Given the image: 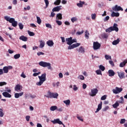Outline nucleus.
Here are the masks:
<instances>
[{"label": "nucleus", "mask_w": 127, "mask_h": 127, "mask_svg": "<svg viewBox=\"0 0 127 127\" xmlns=\"http://www.w3.org/2000/svg\"><path fill=\"white\" fill-rule=\"evenodd\" d=\"M25 118H26L27 122H29V120H30V116H26Z\"/></svg>", "instance_id": "nucleus-60"}, {"label": "nucleus", "mask_w": 127, "mask_h": 127, "mask_svg": "<svg viewBox=\"0 0 127 127\" xmlns=\"http://www.w3.org/2000/svg\"><path fill=\"white\" fill-rule=\"evenodd\" d=\"M61 7H62V6L60 5V6H57L56 7H55L53 8L52 11L55 12V11H60L61 9Z\"/></svg>", "instance_id": "nucleus-13"}, {"label": "nucleus", "mask_w": 127, "mask_h": 127, "mask_svg": "<svg viewBox=\"0 0 127 127\" xmlns=\"http://www.w3.org/2000/svg\"><path fill=\"white\" fill-rule=\"evenodd\" d=\"M37 22L38 24H41V19L38 16H37Z\"/></svg>", "instance_id": "nucleus-33"}, {"label": "nucleus", "mask_w": 127, "mask_h": 127, "mask_svg": "<svg viewBox=\"0 0 127 127\" xmlns=\"http://www.w3.org/2000/svg\"><path fill=\"white\" fill-rule=\"evenodd\" d=\"M127 63V60H124L122 63H121L120 64V67L121 68H123V67H125L126 66V64Z\"/></svg>", "instance_id": "nucleus-19"}, {"label": "nucleus", "mask_w": 127, "mask_h": 127, "mask_svg": "<svg viewBox=\"0 0 127 127\" xmlns=\"http://www.w3.org/2000/svg\"><path fill=\"white\" fill-rule=\"evenodd\" d=\"M20 57V54H16L14 56V59H18V58H19Z\"/></svg>", "instance_id": "nucleus-40"}, {"label": "nucleus", "mask_w": 127, "mask_h": 127, "mask_svg": "<svg viewBox=\"0 0 127 127\" xmlns=\"http://www.w3.org/2000/svg\"><path fill=\"white\" fill-rule=\"evenodd\" d=\"M73 90L74 91H77L78 90V87L75 85H73Z\"/></svg>", "instance_id": "nucleus-64"}, {"label": "nucleus", "mask_w": 127, "mask_h": 127, "mask_svg": "<svg viewBox=\"0 0 127 127\" xmlns=\"http://www.w3.org/2000/svg\"><path fill=\"white\" fill-rule=\"evenodd\" d=\"M71 21H72V22L74 23V22L77 21V18L73 17L71 18Z\"/></svg>", "instance_id": "nucleus-41"}, {"label": "nucleus", "mask_w": 127, "mask_h": 127, "mask_svg": "<svg viewBox=\"0 0 127 127\" xmlns=\"http://www.w3.org/2000/svg\"><path fill=\"white\" fill-rule=\"evenodd\" d=\"M19 27L21 30L23 29V25L22 23H19Z\"/></svg>", "instance_id": "nucleus-50"}, {"label": "nucleus", "mask_w": 127, "mask_h": 127, "mask_svg": "<svg viewBox=\"0 0 127 127\" xmlns=\"http://www.w3.org/2000/svg\"><path fill=\"white\" fill-rule=\"evenodd\" d=\"M65 41H66V44H67V45H72V37H70V38H66Z\"/></svg>", "instance_id": "nucleus-11"}, {"label": "nucleus", "mask_w": 127, "mask_h": 127, "mask_svg": "<svg viewBox=\"0 0 127 127\" xmlns=\"http://www.w3.org/2000/svg\"><path fill=\"white\" fill-rule=\"evenodd\" d=\"M112 31H116V32H118L119 31V28L118 27V24L114 23L113 25V26H111Z\"/></svg>", "instance_id": "nucleus-9"}, {"label": "nucleus", "mask_w": 127, "mask_h": 127, "mask_svg": "<svg viewBox=\"0 0 127 127\" xmlns=\"http://www.w3.org/2000/svg\"><path fill=\"white\" fill-rule=\"evenodd\" d=\"M109 19H110V16H107L104 19V21H108V20H109Z\"/></svg>", "instance_id": "nucleus-56"}, {"label": "nucleus", "mask_w": 127, "mask_h": 127, "mask_svg": "<svg viewBox=\"0 0 127 127\" xmlns=\"http://www.w3.org/2000/svg\"><path fill=\"white\" fill-rule=\"evenodd\" d=\"M2 94L3 97H5V98H10L11 97V95L7 92H4Z\"/></svg>", "instance_id": "nucleus-15"}, {"label": "nucleus", "mask_w": 127, "mask_h": 127, "mask_svg": "<svg viewBox=\"0 0 127 127\" xmlns=\"http://www.w3.org/2000/svg\"><path fill=\"white\" fill-rule=\"evenodd\" d=\"M112 31H113V30L112 29V27H110L106 29V32H108L109 33H110V32H112Z\"/></svg>", "instance_id": "nucleus-32"}, {"label": "nucleus", "mask_w": 127, "mask_h": 127, "mask_svg": "<svg viewBox=\"0 0 127 127\" xmlns=\"http://www.w3.org/2000/svg\"><path fill=\"white\" fill-rule=\"evenodd\" d=\"M44 1L46 3L45 8H47L48 7V5H49V1L48 0H44Z\"/></svg>", "instance_id": "nucleus-36"}, {"label": "nucleus", "mask_w": 127, "mask_h": 127, "mask_svg": "<svg viewBox=\"0 0 127 127\" xmlns=\"http://www.w3.org/2000/svg\"><path fill=\"white\" fill-rule=\"evenodd\" d=\"M2 70L5 74L8 73V68H7V66H4Z\"/></svg>", "instance_id": "nucleus-24"}, {"label": "nucleus", "mask_w": 127, "mask_h": 127, "mask_svg": "<svg viewBox=\"0 0 127 127\" xmlns=\"http://www.w3.org/2000/svg\"><path fill=\"white\" fill-rule=\"evenodd\" d=\"M40 74H41V72H38V73H34L33 74V76L34 77H36V76H38V75H40Z\"/></svg>", "instance_id": "nucleus-49"}, {"label": "nucleus", "mask_w": 127, "mask_h": 127, "mask_svg": "<svg viewBox=\"0 0 127 127\" xmlns=\"http://www.w3.org/2000/svg\"><path fill=\"white\" fill-rule=\"evenodd\" d=\"M111 16L112 17H115V16L116 17H119L120 16V13L113 12L111 14Z\"/></svg>", "instance_id": "nucleus-18"}, {"label": "nucleus", "mask_w": 127, "mask_h": 127, "mask_svg": "<svg viewBox=\"0 0 127 127\" xmlns=\"http://www.w3.org/2000/svg\"><path fill=\"white\" fill-rule=\"evenodd\" d=\"M78 52H79V53H82V54H84V53H85V49L82 46L79 48L78 50Z\"/></svg>", "instance_id": "nucleus-22"}, {"label": "nucleus", "mask_w": 127, "mask_h": 127, "mask_svg": "<svg viewBox=\"0 0 127 127\" xmlns=\"http://www.w3.org/2000/svg\"><path fill=\"white\" fill-rule=\"evenodd\" d=\"M6 82H0V87L2 86H4V85H6Z\"/></svg>", "instance_id": "nucleus-51"}, {"label": "nucleus", "mask_w": 127, "mask_h": 127, "mask_svg": "<svg viewBox=\"0 0 127 127\" xmlns=\"http://www.w3.org/2000/svg\"><path fill=\"white\" fill-rule=\"evenodd\" d=\"M39 65L41 67H44V68L48 67V69H51V64L49 63L41 61L39 63Z\"/></svg>", "instance_id": "nucleus-2"}, {"label": "nucleus", "mask_w": 127, "mask_h": 127, "mask_svg": "<svg viewBox=\"0 0 127 127\" xmlns=\"http://www.w3.org/2000/svg\"><path fill=\"white\" fill-rule=\"evenodd\" d=\"M80 45H81V44L79 43H76L75 44H72V46L73 48H76L77 47H78V46H80Z\"/></svg>", "instance_id": "nucleus-30"}, {"label": "nucleus", "mask_w": 127, "mask_h": 127, "mask_svg": "<svg viewBox=\"0 0 127 127\" xmlns=\"http://www.w3.org/2000/svg\"><path fill=\"white\" fill-rule=\"evenodd\" d=\"M68 50H71V49H74V48L73 47V45H69L68 47Z\"/></svg>", "instance_id": "nucleus-58"}, {"label": "nucleus", "mask_w": 127, "mask_h": 127, "mask_svg": "<svg viewBox=\"0 0 127 127\" xmlns=\"http://www.w3.org/2000/svg\"><path fill=\"white\" fill-rule=\"evenodd\" d=\"M89 35H90V34L88 32L87 30H86L85 32V37L86 39H89Z\"/></svg>", "instance_id": "nucleus-31"}, {"label": "nucleus", "mask_w": 127, "mask_h": 127, "mask_svg": "<svg viewBox=\"0 0 127 127\" xmlns=\"http://www.w3.org/2000/svg\"><path fill=\"white\" fill-rule=\"evenodd\" d=\"M54 16H55V13H54V12L53 11L51 12L50 17H54Z\"/></svg>", "instance_id": "nucleus-57"}, {"label": "nucleus", "mask_w": 127, "mask_h": 127, "mask_svg": "<svg viewBox=\"0 0 127 127\" xmlns=\"http://www.w3.org/2000/svg\"><path fill=\"white\" fill-rule=\"evenodd\" d=\"M38 78L40 80L39 82L36 83L37 86H41L45 81H46V73H43L41 76H39Z\"/></svg>", "instance_id": "nucleus-1"}, {"label": "nucleus", "mask_w": 127, "mask_h": 127, "mask_svg": "<svg viewBox=\"0 0 127 127\" xmlns=\"http://www.w3.org/2000/svg\"><path fill=\"white\" fill-rule=\"evenodd\" d=\"M91 92L89 93L90 96L91 97H95V96L98 94L99 90H98L97 88H93L91 90Z\"/></svg>", "instance_id": "nucleus-3"}, {"label": "nucleus", "mask_w": 127, "mask_h": 127, "mask_svg": "<svg viewBox=\"0 0 127 127\" xmlns=\"http://www.w3.org/2000/svg\"><path fill=\"white\" fill-rule=\"evenodd\" d=\"M20 40H22V41L26 42L27 41V37L24 36V35L21 36L19 37Z\"/></svg>", "instance_id": "nucleus-20"}, {"label": "nucleus", "mask_w": 127, "mask_h": 127, "mask_svg": "<svg viewBox=\"0 0 127 127\" xmlns=\"http://www.w3.org/2000/svg\"><path fill=\"white\" fill-rule=\"evenodd\" d=\"M37 55H38V56H40V55H44V53L42 52H39L37 53Z\"/></svg>", "instance_id": "nucleus-53"}, {"label": "nucleus", "mask_w": 127, "mask_h": 127, "mask_svg": "<svg viewBox=\"0 0 127 127\" xmlns=\"http://www.w3.org/2000/svg\"><path fill=\"white\" fill-rule=\"evenodd\" d=\"M12 26H13V27H16V26H17V21H14L12 23Z\"/></svg>", "instance_id": "nucleus-38"}, {"label": "nucleus", "mask_w": 127, "mask_h": 127, "mask_svg": "<svg viewBox=\"0 0 127 127\" xmlns=\"http://www.w3.org/2000/svg\"><path fill=\"white\" fill-rule=\"evenodd\" d=\"M4 19H5V20H6L7 21H9L10 18H9V17L8 16H5L4 17Z\"/></svg>", "instance_id": "nucleus-63"}, {"label": "nucleus", "mask_w": 127, "mask_h": 127, "mask_svg": "<svg viewBox=\"0 0 127 127\" xmlns=\"http://www.w3.org/2000/svg\"><path fill=\"white\" fill-rule=\"evenodd\" d=\"M59 94L57 93H50L49 94V96H47V98H54V99H57V97H58Z\"/></svg>", "instance_id": "nucleus-8"}, {"label": "nucleus", "mask_w": 127, "mask_h": 127, "mask_svg": "<svg viewBox=\"0 0 127 127\" xmlns=\"http://www.w3.org/2000/svg\"><path fill=\"white\" fill-rule=\"evenodd\" d=\"M15 21V19H14V18H10V19H9V22L10 23H12L14 21Z\"/></svg>", "instance_id": "nucleus-43"}, {"label": "nucleus", "mask_w": 127, "mask_h": 127, "mask_svg": "<svg viewBox=\"0 0 127 127\" xmlns=\"http://www.w3.org/2000/svg\"><path fill=\"white\" fill-rule=\"evenodd\" d=\"M28 34L30 36H34V35H35V34L33 33V32H30V31L28 32Z\"/></svg>", "instance_id": "nucleus-46"}, {"label": "nucleus", "mask_w": 127, "mask_h": 127, "mask_svg": "<svg viewBox=\"0 0 127 127\" xmlns=\"http://www.w3.org/2000/svg\"><path fill=\"white\" fill-rule=\"evenodd\" d=\"M106 99H107V95H106L102 96V97L101 98V101H104L106 100Z\"/></svg>", "instance_id": "nucleus-47"}, {"label": "nucleus", "mask_w": 127, "mask_h": 127, "mask_svg": "<svg viewBox=\"0 0 127 127\" xmlns=\"http://www.w3.org/2000/svg\"><path fill=\"white\" fill-rule=\"evenodd\" d=\"M112 9L114 11H120V10L121 11H124V9L122 8L121 6H118V5H116L114 7H113Z\"/></svg>", "instance_id": "nucleus-6"}, {"label": "nucleus", "mask_w": 127, "mask_h": 127, "mask_svg": "<svg viewBox=\"0 0 127 127\" xmlns=\"http://www.w3.org/2000/svg\"><path fill=\"white\" fill-rule=\"evenodd\" d=\"M120 106V104L119 103V102L117 101L114 104L112 105V107L114 109H116V108H118Z\"/></svg>", "instance_id": "nucleus-28"}, {"label": "nucleus", "mask_w": 127, "mask_h": 127, "mask_svg": "<svg viewBox=\"0 0 127 127\" xmlns=\"http://www.w3.org/2000/svg\"><path fill=\"white\" fill-rule=\"evenodd\" d=\"M78 79H80V80H85V77L82 75H80L78 77Z\"/></svg>", "instance_id": "nucleus-44"}, {"label": "nucleus", "mask_w": 127, "mask_h": 127, "mask_svg": "<svg viewBox=\"0 0 127 127\" xmlns=\"http://www.w3.org/2000/svg\"><path fill=\"white\" fill-rule=\"evenodd\" d=\"M56 23H57V24H58L59 25H62V22H61V21L56 20Z\"/></svg>", "instance_id": "nucleus-54"}, {"label": "nucleus", "mask_w": 127, "mask_h": 127, "mask_svg": "<svg viewBox=\"0 0 127 127\" xmlns=\"http://www.w3.org/2000/svg\"><path fill=\"white\" fill-rule=\"evenodd\" d=\"M45 45V43L43 41H40V48H43Z\"/></svg>", "instance_id": "nucleus-23"}, {"label": "nucleus", "mask_w": 127, "mask_h": 127, "mask_svg": "<svg viewBox=\"0 0 127 127\" xmlns=\"http://www.w3.org/2000/svg\"><path fill=\"white\" fill-rule=\"evenodd\" d=\"M91 18L92 19H95V18H96V14L95 13L94 14H92L91 15Z\"/></svg>", "instance_id": "nucleus-62"}, {"label": "nucleus", "mask_w": 127, "mask_h": 127, "mask_svg": "<svg viewBox=\"0 0 127 127\" xmlns=\"http://www.w3.org/2000/svg\"><path fill=\"white\" fill-rule=\"evenodd\" d=\"M14 97L16 99H18V98H19V94H18V93H15Z\"/></svg>", "instance_id": "nucleus-55"}, {"label": "nucleus", "mask_w": 127, "mask_h": 127, "mask_svg": "<svg viewBox=\"0 0 127 127\" xmlns=\"http://www.w3.org/2000/svg\"><path fill=\"white\" fill-rule=\"evenodd\" d=\"M101 47V44L99 43L98 42H94L93 48L94 50H98V49H100Z\"/></svg>", "instance_id": "nucleus-4"}, {"label": "nucleus", "mask_w": 127, "mask_h": 127, "mask_svg": "<svg viewBox=\"0 0 127 127\" xmlns=\"http://www.w3.org/2000/svg\"><path fill=\"white\" fill-rule=\"evenodd\" d=\"M103 105V102H101L98 105V108L95 111V113H98V112H100V110L102 109V105Z\"/></svg>", "instance_id": "nucleus-16"}, {"label": "nucleus", "mask_w": 127, "mask_h": 127, "mask_svg": "<svg viewBox=\"0 0 127 127\" xmlns=\"http://www.w3.org/2000/svg\"><path fill=\"white\" fill-rule=\"evenodd\" d=\"M21 77H22V78H26V75H25V74H24V72H22L21 74Z\"/></svg>", "instance_id": "nucleus-61"}, {"label": "nucleus", "mask_w": 127, "mask_h": 127, "mask_svg": "<svg viewBox=\"0 0 127 127\" xmlns=\"http://www.w3.org/2000/svg\"><path fill=\"white\" fill-rule=\"evenodd\" d=\"M83 4H85V2L81 0L79 1V3H77V5L78 6V7H83Z\"/></svg>", "instance_id": "nucleus-21"}, {"label": "nucleus", "mask_w": 127, "mask_h": 127, "mask_svg": "<svg viewBox=\"0 0 127 127\" xmlns=\"http://www.w3.org/2000/svg\"><path fill=\"white\" fill-rule=\"evenodd\" d=\"M123 91V88H120L116 87L115 89H113V92L114 94H120L121 92Z\"/></svg>", "instance_id": "nucleus-7"}, {"label": "nucleus", "mask_w": 127, "mask_h": 127, "mask_svg": "<svg viewBox=\"0 0 127 127\" xmlns=\"http://www.w3.org/2000/svg\"><path fill=\"white\" fill-rule=\"evenodd\" d=\"M47 44L48 46H50V47H51V46H53V45H54V42H53V41L51 40H49L47 42Z\"/></svg>", "instance_id": "nucleus-17"}, {"label": "nucleus", "mask_w": 127, "mask_h": 127, "mask_svg": "<svg viewBox=\"0 0 127 127\" xmlns=\"http://www.w3.org/2000/svg\"><path fill=\"white\" fill-rule=\"evenodd\" d=\"M109 64L111 65L113 67L115 66V64H114V62L113 61H109Z\"/></svg>", "instance_id": "nucleus-52"}, {"label": "nucleus", "mask_w": 127, "mask_h": 127, "mask_svg": "<svg viewBox=\"0 0 127 127\" xmlns=\"http://www.w3.org/2000/svg\"><path fill=\"white\" fill-rule=\"evenodd\" d=\"M126 123V119H122L120 121V124L121 125H123V124H125Z\"/></svg>", "instance_id": "nucleus-48"}, {"label": "nucleus", "mask_w": 127, "mask_h": 127, "mask_svg": "<svg viewBox=\"0 0 127 127\" xmlns=\"http://www.w3.org/2000/svg\"><path fill=\"white\" fill-rule=\"evenodd\" d=\"M61 3V0H57L54 2V4L55 5H59Z\"/></svg>", "instance_id": "nucleus-29"}, {"label": "nucleus", "mask_w": 127, "mask_h": 127, "mask_svg": "<svg viewBox=\"0 0 127 127\" xmlns=\"http://www.w3.org/2000/svg\"><path fill=\"white\" fill-rule=\"evenodd\" d=\"M15 91L16 92H18L19 91H21L22 89V86L20 85V84H17L15 86Z\"/></svg>", "instance_id": "nucleus-10"}, {"label": "nucleus", "mask_w": 127, "mask_h": 127, "mask_svg": "<svg viewBox=\"0 0 127 127\" xmlns=\"http://www.w3.org/2000/svg\"><path fill=\"white\" fill-rule=\"evenodd\" d=\"M119 43H120V39L114 40L112 43L113 45H117V44H119Z\"/></svg>", "instance_id": "nucleus-27"}, {"label": "nucleus", "mask_w": 127, "mask_h": 127, "mask_svg": "<svg viewBox=\"0 0 127 127\" xmlns=\"http://www.w3.org/2000/svg\"><path fill=\"white\" fill-rule=\"evenodd\" d=\"M117 74H118L119 77L120 79H124V78H126V76H125V72L122 71V72H117Z\"/></svg>", "instance_id": "nucleus-12"}, {"label": "nucleus", "mask_w": 127, "mask_h": 127, "mask_svg": "<svg viewBox=\"0 0 127 127\" xmlns=\"http://www.w3.org/2000/svg\"><path fill=\"white\" fill-rule=\"evenodd\" d=\"M108 74L110 77H113L115 76V74H116V73L113 70V69H110L108 70Z\"/></svg>", "instance_id": "nucleus-14"}, {"label": "nucleus", "mask_w": 127, "mask_h": 127, "mask_svg": "<svg viewBox=\"0 0 127 127\" xmlns=\"http://www.w3.org/2000/svg\"><path fill=\"white\" fill-rule=\"evenodd\" d=\"M99 69H100V70H101V71H105L106 68H105V66H104V65H100L99 66Z\"/></svg>", "instance_id": "nucleus-39"}, {"label": "nucleus", "mask_w": 127, "mask_h": 127, "mask_svg": "<svg viewBox=\"0 0 127 127\" xmlns=\"http://www.w3.org/2000/svg\"><path fill=\"white\" fill-rule=\"evenodd\" d=\"M51 123H53L54 125H55V124H58L59 125H62L63 127H65V125L63 124L62 121H60V119H55L54 121H51Z\"/></svg>", "instance_id": "nucleus-5"}, {"label": "nucleus", "mask_w": 127, "mask_h": 127, "mask_svg": "<svg viewBox=\"0 0 127 127\" xmlns=\"http://www.w3.org/2000/svg\"><path fill=\"white\" fill-rule=\"evenodd\" d=\"M62 14L59 13L57 14V17H56V19H60L61 20L62 19Z\"/></svg>", "instance_id": "nucleus-26"}, {"label": "nucleus", "mask_w": 127, "mask_h": 127, "mask_svg": "<svg viewBox=\"0 0 127 127\" xmlns=\"http://www.w3.org/2000/svg\"><path fill=\"white\" fill-rule=\"evenodd\" d=\"M3 110L0 108V118H2L3 116H4V114L3 113Z\"/></svg>", "instance_id": "nucleus-34"}, {"label": "nucleus", "mask_w": 127, "mask_h": 127, "mask_svg": "<svg viewBox=\"0 0 127 127\" xmlns=\"http://www.w3.org/2000/svg\"><path fill=\"white\" fill-rule=\"evenodd\" d=\"M77 119H78V120H79V121H81V122H84V120H83L82 119V117L80 116H77Z\"/></svg>", "instance_id": "nucleus-59"}, {"label": "nucleus", "mask_w": 127, "mask_h": 127, "mask_svg": "<svg viewBox=\"0 0 127 127\" xmlns=\"http://www.w3.org/2000/svg\"><path fill=\"white\" fill-rule=\"evenodd\" d=\"M105 59H106V60H109V59H110V60H112V57L108 55H106L105 56Z\"/></svg>", "instance_id": "nucleus-35"}, {"label": "nucleus", "mask_w": 127, "mask_h": 127, "mask_svg": "<svg viewBox=\"0 0 127 127\" xmlns=\"http://www.w3.org/2000/svg\"><path fill=\"white\" fill-rule=\"evenodd\" d=\"M64 104H65V105H70V100L68 99L67 100H64Z\"/></svg>", "instance_id": "nucleus-37"}, {"label": "nucleus", "mask_w": 127, "mask_h": 127, "mask_svg": "<svg viewBox=\"0 0 127 127\" xmlns=\"http://www.w3.org/2000/svg\"><path fill=\"white\" fill-rule=\"evenodd\" d=\"M58 108L56 106H53L50 107V110L52 112H54V111H56V110H57Z\"/></svg>", "instance_id": "nucleus-25"}, {"label": "nucleus", "mask_w": 127, "mask_h": 127, "mask_svg": "<svg viewBox=\"0 0 127 127\" xmlns=\"http://www.w3.org/2000/svg\"><path fill=\"white\" fill-rule=\"evenodd\" d=\"M96 73L97 75H102V71L100 69L97 70Z\"/></svg>", "instance_id": "nucleus-42"}, {"label": "nucleus", "mask_w": 127, "mask_h": 127, "mask_svg": "<svg viewBox=\"0 0 127 127\" xmlns=\"http://www.w3.org/2000/svg\"><path fill=\"white\" fill-rule=\"evenodd\" d=\"M46 27H48V28H51V29H52V26L49 23H46Z\"/></svg>", "instance_id": "nucleus-45"}]
</instances>
